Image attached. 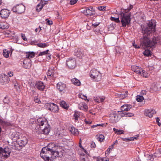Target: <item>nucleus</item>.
Returning a JSON list of instances; mask_svg holds the SVG:
<instances>
[{"instance_id":"f257e3e1","label":"nucleus","mask_w":161,"mask_h":161,"mask_svg":"<svg viewBox=\"0 0 161 161\" xmlns=\"http://www.w3.org/2000/svg\"><path fill=\"white\" fill-rule=\"evenodd\" d=\"M156 26V20L152 19L141 25L143 36L140 40V46L142 48L153 49L155 47L156 44L160 43L159 37L153 36L152 39L150 38L151 34L155 32Z\"/></svg>"},{"instance_id":"f03ea898","label":"nucleus","mask_w":161,"mask_h":161,"mask_svg":"<svg viewBox=\"0 0 161 161\" xmlns=\"http://www.w3.org/2000/svg\"><path fill=\"white\" fill-rule=\"evenodd\" d=\"M64 152L62 147L52 143L42 148L40 155L45 161H52L56 157H62Z\"/></svg>"},{"instance_id":"7ed1b4c3","label":"nucleus","mask_w":161,"mask_h":161,"mask_svg":"<svg viewBox=\"0 0 161 161\" xmlns=\"http://www.w3.org/2000/svg\"><path fill=\"white\" fill-rule=\"evenodd\" d=\"M36 123L39 126L43 134L47 135L50 132V125L44 117L39 118L37 119Z\"/></svg>"},{"instance_id":"20e7f679","label":"nucleus","mask_w":161,"mask_h":161,"mask_svg":"<svg viewBox=\"0 0 161 161\" xmlns=\"http://www.w3.org/2000/svg\"><path fill=\"white\" fill-rule=\"evenodd\" d=\"M121 13V17L120 18V19L122 24V26L124 27H125L126 25H128L130 23L131 20V15L130 13L125 14L122 12Z\"/></svg>"},{"instance_id":"39448f33","label":"nucleus","mask_w":161,"mask_h":161,"mask_svg":"<svg viewBox=\"0 0 161 161\" xmlns=\"http://www.w3.org/2000/svg\"><path fill=\"white\" fill-rule=\"evenodd\" d=\"M89 76L92 80L97 82L100 81L102 77L101 73L95 69H92L90 70Z\"/></svg>"},{"instance_id":"423d86ee","label":"nucleus","mask_w":161,"mask_h":161,"mask_svg":"<svg viewBox=\"0 0 161 161\" xmlns=\"http://www.w3.org/2000/svg\"><path fill=\"white\" fill-rule=\"evenodd\" d=\"M8 144L10 142L13 149L17 150H20L25 145L27 144V142H8Z\"/></svg>"},{"instance_id":"0eeeda50","label":"nucleus","mask_w":161,"mask_h":161,"mask_svg":"<svg viewBox=\"0 0 161 161\" xmlns=\"http://www.w3.org/2000/svg\"><path fill=\"white\" fill-rule=\"evenodd\" d=\"M75 55L80 58H84L87 55L88 53L86 50H83L80 49H75Z\"/></svg>"},{"instance_id":"6e6552de","label":"nucleus","mask_w":161,"mask_h":161,"mask_svg":"<svg viewBox=\"0 0 161 161\" xmlns=\"http://www.w3.org/2000/svg\"><path fill=\"white\" fill-rule=\"evenodd\" d=\"M11 152L10 149L8 147L4 148L0 147V153L2 158H8Z\"/></svg>"},{"instance_id":"1a4fd4ad","label":"nucleus","mask_w":161,"mask_h":161,"mask_svg":"<svg viewBox=\"0 0 161 161\" xmlns=\"http://www.w3.org/2000/svg\"><path fill=\"white\" fill-rule=\"evenodd\" d=\"M66 64L68 68L70 69H73L76 66L75 60L74 58H69L66 60Z\"/></svg>"},{"instance_id":"9d476101","label":"nucleus","mask_w":161,"mask_h":161,"mask_svg":"<svg viewBox=\"0 0 161 161\" xmlns=\"http://www.w3.org/2000/svg\"><path fill=\"white\" fill-rule=\"evenodd\" d=\"M83 13L88 16H91L95 14V12L92 6L86 7L83 11Z\"/></svg>"},{"instance_id":"9b49d317","label":"nucleus","mask_w":161,"mask_h":161,"mask_svg":"<svg viewBox=\"0 0 161 161\" xmlns=\"http://www.w3.org/2000/svg\"><path fill=\"white\" fill-rule=\"evenodd\" d=\"M10 81V79L8 75L2 74L0 75V83L2 84H6Z\"/></svg>"},{"instance_id":"f8f14e48","label":"nucleus","mask_w":161,"mask_h":161,"mask_svg":"<svg viewBox=\"0 0 161 161\" xmlns=\"http://www.w3.org/2000/svg\"><path fill=\"white\" fill-rule=\"evenodd\" d=\"M119 118L118 114L113 113L111 114L109 121L111 123H116L119 121Z\"/></svg>"},{"instance_id":"ddd939ff","label":"nucleus","mask_w":161,"mask_h":161,"mask_svg":"<svg viewBox=\"0 0 161 161\" xmlns=\"http://www.w3.org/2000/svg\"><path fill=\"white\" fill-rule=\"evenodd\" d=\"M10 12L7 9H2L0 12V15L3 19L7 18L9 16Z\"/></svg>"},{"instance_id":"4468645a","label":"nucleus","mask_w":161,"mask_h":161,"mask_svg":"<svg viewBox=\"0 0 161 161\" xmlns=\"http://www.w3.org/2000/svg\"><path fill=\"white\" fill-rule=\"evenodd\" d=\"M35 86L36 88L41 91H44L45 89V86L44 83L41 81H36Z\"/></svg>"},{"instance_id":"2eb2a0df","label":"nucleus","mask_w":161,"mask_h":161,"mask_svg":"<svg viewBox=\"0 0 161 161\" xmlns=\"http://www.w3.org/2000/svg\"><path fill=\"white\" fill-rule=\"evenodd\" d=\"M156 113V111L153 109H146L145 110L144 114L145 115L149 118L152 117L153 115Z\"/></svg>"},{"instance_id":"dca6fc26","label":"nucleus","mask_w":161,"mask_h":161,"mask_svg":"<svg viewBox=\"0 0 161 161\" xmlns=\"http://www.w3.org/2000/svg\"><path fill=\"white\" fill-rule=\"evenodd\" d=\"M23 66L25 69H29L31 66V60L29 59H25L23 62Z\"/></svg>"},{"instance_id":"f3484780","label":"nucleus","mask_w":161,"mask_h":161,"mask_svg":"<svg viewBox=\"0 0 161 161\" xmlns=\"http://www.w3.org/2000/svg\"><path fill=\"white\" fill-rule=\"evenodd\" d=\"M66 87V85L62 82H58L57 84V88L60 92L64 91Z\"/></svg>"},{"instance_id":"a211bd4d","label":"nucleus","mask_w":161,"mask_h":161,"mask_svg":"<svg viewBox=\"0 0 161 161\" xmlns=\"http://www.w3.org/2000/svg\"><path fill=\"white\" fill-rule=\"evenodd\" d=\"M131 69L133 71L139 75V74H141V71L142 70V68L141 67L135 65L132 66Z\"/></svg>"},{"instance_id":"6ab92c4d","label":"nucleus","mask_w":161,"mask_h":161,"mask_svg":"<svg viewBox=\"0 0 161 161\" xmlns=\"http://www.w3.org/2000/svg\"><path fill=\"white\" fill-rule=\"evenodd\" d=\"M132 108L131 105L130 104H125L121 107V110L123 111H128Z\"/></svg>"},{"instance_id":"aec40b11","label":"nucleus","mask_w":161,"mask_h":161,"mask_svg":"<svg viewBox=\"0 0 161 161\" xmlns=\"http://www.w3.org/2000/svg\"><path fill=\"white\" fill-rule=\"evenodd\" d=\"M69 130L71 133L75 135H77L79 133L78 130L75 129L73 126H71L69 128Z\"/></svg>"},{"instance_id":"412c9836","label":"nucleus","mask_w":161,"mask_h":161,"mask_svg":"<svg viewBox=\"0 0 161 161\" xmlns=\"http://www.w3.org/2000/svg\"><path fill=\"white\" fill-rule=\"evenodd\" d=\"M17 13L21 14L25 10V7L22 4L17 5Z\"/></svg>"},{"instance_id":"4be33fe9","label":"nucleus","mask_w":161,"mask_h":161,"mask_svg":"<svg viewBox=\"0 0 161 161\" xmlns=\"http://www.w3.org/2000/svg\"><path fill=\"white\" fill-rule=\"evenodd\" d=\"M54 68H52L49 69L47 72V75L48 77H50V78H53L54 77Z\"/></svg>"},{"instance_id":"5701e85b","label":"nucleus","mask_w":161,"mask_h":161,"mask_svg":"<svg viewBox=\"0 0 161 161\" xmlns=\"http://www.w3.org/2000/svg\"><path fill=\"white\" fill-rule=\"evenodd\" d=\"M26 58L27 59H29L35 56V53L34 52H26Z\"/></svg>"},{"instance_id":"b1692460","label":"nucleus","mask_w":161,"mask_h":161,"mask_svg":"<svg viewBox=\"0 0 161 161\" xmlns=\"http://www.w3.org/2000/svg\"><path fill=\"white\" fill-rule=\"evenodd\" d=\"M60 106L63 108L67 109L69 107V105L66 103V102L64 101H60L59 102Z\"/></svg>"},{"instance_id":"393cba45","label":"nucleus","mask_w":161,"mask_h":161,"mask_svg":"<svg viewBox=\"0 0 161 161\" xmlns=\"http://www.w3.org/2000/svg\"><path fill=\"white\" fill-rule=\"evenodd\" d=\"M71 81L72 83L75 86H79L81 84L80 81L75 78L72 79Z\"/></svg>"},{"instance_id":"a878e982","label":"nucleus","mask_w":161,"mask_h":161,"mask_svg":"<svg viewBox=\"0 0 161 161\" xmlns=\"http://www.w3.org/2000/svg\"><path fill=\"white\" fill-rule=\"evenodd\" d=\"M105 99L104 96H98L95 99V100L97 102L100 103L103 102Z\"/></svg>"},{"instance_id":"bb28decb","label":"nucleus","mask_w":161,"mask_h":161,"mask_svg":"<svg viewBox=\"0 0 161 161\" xmlns=\"http://www.w3.org/2000/svg\"><path fill=\"white\" fill-rule=\"evenodd\" d=\"M8 26L7 24L4 22H1L0 23V29H8Z\"/></svg>"},{"instance_id":"cd10ccee","label":"nucleus","mask_w":161,"mask_h":161,"mask_svg":"<svg viewBox=\"0 0 161 161\" xmlns=\"http://www.w3.org/2000/svg\"><path fill=\"white\" fill-rule=\"evenodd\" d=\"M139 75L145 78H147L148 77V75L147 72L144 70H143L142 69L141 71V74H139Z\"/></svg>"},{"instance_id":"c85d7f7f","label":"nucleus","mask_w":161,"mask_h":161,"mask_svg":"<svg viewBox=\"0 0 161 161\" xmlns=\"http://www.w3.org/2000/svg\"><path fill=\"white\" fill-rule=\"evenodd\" d=\"M6 35H7V37H13L14 36V32L10 31H7L6 32Z\"/></svg>"},{"instance_id":"c756f323","label":"nucleus","mask_w":161,"mask_h":161,"mask_svg":"<svg viewBox=\"0 0 161 161\" xmlns=\"http://www.w3.org/2000/svg\"><path fill=\"white\" fill-rule=\"evenodd\" d=\"M38 47L41 48H44L47 47L48 46L47 42L45 43H38L36 44Z\"/></svg>"},{"instance_id":"7c9ffc66","label":"nucleus","mask_w":161,"mask_h":161,"mask_svg":"<svg viewBox=\"0 0 161 161\" xmlns=\"http://www.w3.org/2000/svg\"><path fill=\"white\" fill-rule=\"evenodd\" d=\"M113 130L115 133L118 135L123 134L124 133V131L122 130H118L115 128H114Z\"/></svg>"},{"instance_id":"2f4dec72","label":"nucleus","mask_w":161,"mask_h":161,"mask_svg":"<svg viewBox=\"0 0 161 161\" xmlns=\"http://www.w3.org/2000/svg\"><path fill=\"white\" fill-rule=\"evenodd\" d=\"M140 136L139 135H136L134 136L133 137L128 138L127 139L129 141H132V140H139V136Z\"/></svg>"},{"instance_id":"473e14b6","label":"nucleus","mask_w":161,"mask_h":161,"mask_svg":"<svg viewBox=\"0 0 161 161\" xmlns=\"http://www.w3.org/2000/svg\"><path fill=\"white\" fill-rule=\"evenodd\" d=\"M96 137V139L98 141H103L104 139V136L102 134L97 135Z\"/></svg>"},{"instance_id":"72a5a7b5","label":"nucleus","mask_w":161,"mask_h":161,"mask_svg":"<svg viewBox=\"0 0 161 161\" xmlns=\"http://www.w3.org/2000/svg\"><path fill=\"white\" fill-rule=\"evenodd\" d=\"M143 54L144 56L147 57H150L152 55L150 51L148 49L145 50L143 52Z\"/></svg>"},{"instance_id":"f704fd0d","label":"nucleus","mask_w":161,"mask_h":161,"mask_svg":"<svg viewBox=\"0 0 161 161\" xmlns=\"http://www.w3.org/2000/svg\"><path fill=\"white\" fill-rule=\"evenodd\" d=\"M58 107L57 105L54 104L51 111L54 113H57L58 112Z\"/></svg>"},{"instance_id":"c9c22d12","label":"nucleus","mask_w":161,"mask_h":161,"mask_svg":"<svg viewBox=\"0 0 161 161\" xmlns=\"http://www.w3.org/2000/svg\"><path fill=\"white\" fill-rule=\"evenodd\" d=\"M154 155L157 157H161V148L158 149L157 151L155 153Z\"/></svg>"},{"instance_id":"e433bc0d","label":"nucleus","mask_w":161,"mask_h":161,"mask_svg":"<svg viewBox=\"0 0 161 161\" xmlns=\"http://www.w3.org/2000/svg\"><path fill=\"white\" fill-rule=\"evenodd\" d=\"M9 52L8 51L7 49L3 50V54L5 57L7 58L9 57Z\"/></svg>"},{"instance_id":"4c0bfd02","label":"nucleus","mask_w":161,"mask_h":161,"mask_svg":"<svg viewBox=\"0 0 161 161\" xmlns=\"http://www.w3.org/2000/svg\"><path fill=\"white\" fill-rule=\"evenodd\" d=\"M49 51V50L47 49L46 51L40 52L38 54V56H42L43 55H46L47 54H48V53Z\"/></svg>"},{"instance_id":"58836bf2","label":"nucleus","mask_w":161,"mask_h":161,"mask_svg":"<svg viewBox=\"0 0 161 161\" xmlns=\"http://www.w3.org/2000/svg\"><path fill=\"white\" fill-rule=\"evenodd\" d=\"M144 100V97L142 96L137 95L136 97V100L138 102H141Z\"/></svg>"},{"instance_id":"ea45409f","label":"nucleus","mask_w":161,"mask_h":161,"mask_svg":"<svg viewBox=\"0 0 161 161\" xmlns=\"http://www.w3.org/2000/svg\"><path fill=\"white\" fill-rule=\"evenodd\" d=\"M109 159L108 158H103L98 157L97 158V161H108Z\"/></svg>"},{"instance_id":"a19ab883","label":"nucleus","mask_w":161,"mask_h":161,"mask_svg":"<svg viewBox=\"0 0 161 161\" xmlns=\"http://www.w3.org/2000/svg\"><path fill=\"white\" fill-rule=\"evenodd\" d=\"M92 26H93L94 27H96L97 26H98L99 24H100V22H96L95 20H93L92 23Z\"/></svg>"},{"instance_id":"79ce46f5","label":"nucleus","mask_w":161,"mask_h":161,"mask_svg":"<svg viewBox=\"0 0 161 161\" xmlns=\"http://www.w3.org/2000/svg\"><path fill=\"white\" fill-rule=\"evenodd\" d=\"M54 103H48L47 105V108L50 111H51L54 105Z\"/></svg>"},{"instance_id":"37998d69","label":"nucleus","mask_w":161,"mask_h":161,"mask_svg":"<svg viewBox=\"0 0 161 161\" xmlns=\"http://www.w3.org/2000/svg\"><path fill=\"white\" fill-rule=\"evenodd\" d=\"M79 97L82 99H83L85 100H87V101H88V100L87 99V96L81 93L79 95Z\"/></svg>"},{"instance_id":"c03bdc74","label":"nucleus","mask_w":161,"mask_h":161,"mask_svg":"<svg viewBox=\"0 0 161 161\" xmlns=\"http://www.w3.org/2000/svg\"><path fill=\"white\" fill-rule=\"evenodd\" d=\"M11 124L10 122L4 121L3 123V124H2V126H3L4 127H6L7 126H9Z\"/></svg>"},{"instance_id":"a18cd8bd","label":"nucleus","mask_w":161,"mask_h":161,"mask_svg":"<svg viewBox=\"0 0 161 161\" xmlns=\"http://www.w3.org/2000/svg\"><path fill=\"white\" fill-rule=\"evenodd\" d=\"M43 8V5L38 4L36 7V10L38 12L40 11Z\"/></svg>"},{"instance_id":"49530a36","label":"nucleus","mask_w":161,"mask_h":161,"mask_svg":"<svg viewBox=\"0 0 161 161\" xmlns=\"http://www.w3.org/2000/svg\"><path fill=\"white\" fill-rule=\"evenodd\" d=\"M111 18L112 20L114 21L116 23H119L120 22V20H119V17L116 18L115 17H111Z\"/></svg>"},{"instance_id":"de8ad7c7","label":"nucleus","mask_w":161,"mask_h":161,"mask_svg":"<svg viewBox=\"0 0 161 161\" xmlns=\"http://www.w3.org/2000/svg\"><path fill=\"white\" fill-rule=\"evenodd\" d=\"M124 114L126 117H130L134 115V114L132 113L125 112Z\"/></svg>"},{"instance_id":"09e8293b","label":"nucleus","mask_w":161,"mask_h":161,"mask_svg":"<svg viewBox=\"0 0 161 161\" xmlns=\"http://www.w3.org/2000/svg\"><path fill=\"white\" fill-rule=\"evenodd\" d=\"M74 117L75 121H77L79 118V114L78 113H75L74 115Z\"/></svg>"},{"instance_id":"8fccbe9b","label":"nucleus","mask_w":161,"mask_h":161,"mask_svg":"<svg viewBox=\"0 0 161 161\" xmlns=\"http://www.w3.org/2000/svg\"><path fill=\"white\" fill-rule=\"evenodd\" d=\"M106 7L103 6H100L98 7V8L100 11H103L106 10Z\"/></svg>"},{"instance_id":"3c124183","label":"nucleus","mask_w":161,"mask_h":161,"mask_svg":"<svg viewBox=\"0 0 161 161\" xmlns=\"http://www.w3.org/2000/svg\"><path fill=\"white\" fill-rule=\"evenodd\" d=\"M34 100L36 103H40L41 102L40 99L37 97H34Z\"/></svg>"},{"instance_id":"603ef678","label":"nucleus","mask_w":161,"mask_h":161,"mask_svg":"<svg viewBox=\"0 0 161 161\" xmlns=\"http://www.w3.org/2000/svg\"><path fill=\"white\" fill-rule=\"evenodd\" d=\"M133 8V6L131 5H130V6L127 8L125 9V12H129Z\"/></svg>"},{"instance_id":"864d4df0","label":"nucleus","mask_w":161,"mask_h":161,"mask_svg":"<svg viewBox=\"0 0 161 161\" xmlns=\"http://www.w3.org/2000/svg\"><path fill=\"white\" fill-rule=\"evenodd\" d=\"M155 153L153 154H151L148 155V158L150 160H151L152 159H154L155 158L157 157L155 156Z\"/></svg>"},{"instance_id":"5fc2aeb1","label":"nucleus","mask_w":161,"mask_h":161,"mask_svg":"<svg viewBox=\"0 0 161 161\" xmlns=\"http://www.w3.org/2000/svg\"><path fill=\"white\" fill-rule=\"evenodd\" d=\"M90 147L91 148H95L96 147V145L94 142H91V143Z\"/></svg>"},{"instance_id":"6e6d98bb","label":"nucleus","mask_w":161,"mask_h":161,"mask_svg":"<svg viewBox=\"0 0 161 161\" xmlns=\"http://www.w3.org/2000/svg\"><path fill=\"white\" fill-rule=\"evenodd\" d=\"M46 21L47 22V24L49 25H51L53 24L52 21L48 19H46Z\"/></svg>"},{"instance_id":"4d7b16f0","label":"nucleus","mask_w":161,"mask_h":161,"mask_svg":"<svg viewBox=\"0 0 161 161\" xmlns=\"http://www.w3.org/2000/svg\"><path fill=\"white\" fill-rule=\"evenodd\" d=\"M78 0H71L70 1V4L71 5H74L77 1Z\"/></svg>"},{"instance_id":"13d9d810","label":"nucleus","mask_w":161,"mask_h":161,"mask_svg":"<svg viewBox=\"0 0 161 161\" xmlns=\"http://www.w3.org/2000/svg\"><path fill=\"white\" fill-rule=\"evenodd\" d=\"M12 11L14 12H15L17 13V5H16L15 6H14L13 7V8L12 9Z\"/></svg>"},{"instance_id":"bf43d9fd","label":"nucleus","mask_w":161,"mask_h":161,"mask_svg":"<svg viewBox=\"0 0 161 161\" xmlns=\"http://www.w3.org/2000/svg\"><path fill=\"white\" fill-rule=\"evenodd\" d=\"M85 123L86 124H90L92 123V121L90 120L87 121L86 119L84 120Z\"/></svg>"},{"instance_id":"052dcab7","label":"nucleus","mask_w":161,"mask_h":161,"mask_svg":"<svg viewBox=\"0 0 161 161\" xmlns=\"http://www.w3.org/2000/svg\"><path fill=\"white\" fill-rule=\"evenodd\" d=\"M51 55H47L46 57V59L47 61H49L51 59Z\"/></svg>"},{"instance_id":"680f3d73","label":"nucleus","mask_w":161,"mask_h":161,"mask_svg":"<svg viewBox=\"0 0 161 161\" xmlns=\"http://www.w3.org/2000/svg\"><path fill=\"white\" fill-rule=\"evenodd\" d=\"M21 37L22 39L24 40V41H26L27 40V38L26 37L25 35L24 34H21Z\"/></svg>"},{"instance_id":"e2e57ef3","label":"nucleus","mask_w":161,"mask_h":161,"mask_svg":"<svg viewBox=\"0 0 161 161\" xmlns=\"http://www.w3.org/2000/svg\"><path fill=\"white\" fill-rule=\"evenodd\" d=\"M8 75H9V77H11L13 75V73L12 71H9L7 73Z\"/></svg>"},{"instance_id":"0e129e2a","label":"nucleus","mask_w":161,"mask_h":161,"mask_svg":"<svg viewBox=\"0 0 161 161\" xmlns=\"http://www.w3.org/2000/svg\"><path fill=\"white\" fill-rule=\"evenodd\" d=\"M41 30L42 29L41 27L40 26H39L38 28H37L35 29V31L36 32H39L41 31Z\"/></svg>"},{"instance_id":"69168bd1","label":"nucleus","mask_w":161,"mask_h":161,"mask_svg":"<svg viewBox=\"0 0 161 161\" xmlns=\"http://www.w3.org/2000/svg\"><path fill=\"white\" fill-rule=\"evenodd\" d=\"M101 125L100 124H97V125H92L91 127H92V128H93L96 127L97 126H100Z\"/></svg>"},{"instance_id":"338daca9","label":"nucleus","mask_w":161,"mask_h":161,"mask_svg":"<svg viewBox=\"0 0 161 161\" xmlns=\"http://www.w3.org/2000/svg\"><path fill=\"white\" fill-rule=\"evenodd\" d=\"M114 148V144H112L111 145L109 146L108 148L109 150H112Z\"/></svg>"},{"instance_id":"774afa93","label":"nucleus","mask_w":161,"mask_h":161,"mask_svg":"<svg viewBox=\"0 0 161 161\" xmlns=\"http://www.w3.org/2000/svg\"><path fill=\"white\" fill-rule=\"evenodd\" d=\"M133 45L134 47L136 48H139L140 47L139 46L137 45H135L133 44Z\"/></svg>"}]
</instances>
